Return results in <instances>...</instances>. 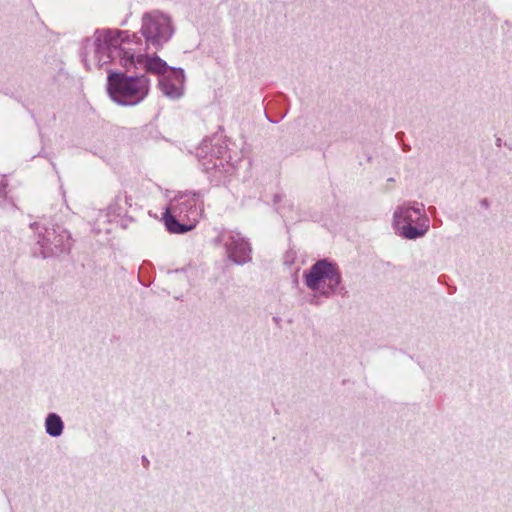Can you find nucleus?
<instances>
[{"label":"nucleus","mask_w":512,"mask_h":512,"mask_svg":"<svg viewBox=\"0 0 512 512\" xmlns=\"http://www.w3.org/2000/svg\"><path fill=\"white\" fill-rule=\"evenodd\" d=\"M141 40L135 34L127 31L103 30L98 37V61L108 63L119 59L120 64L127 70L143 69L157 74L160 78L169 73V67L157 55L139 53Z\"/></svg>","instance_id":"nucleus-1"},{"label":"nucleus","mask_w":512,"mask_h":512,"mask_svg":"<svg viewBox=\"0 0 512 512\" xmlns=\"http://www.w3.org/2000/svg\"><path fill=\"white\" fill-rule=\"evenodd\" d=\"M391 225L399 237L415 240L426 235L430 220L423 204L404 202L394 208Z\"/></svg>","instance_id":"nucleus-2"},{"label":"nucleus","mask_w":512,"mask_h":512,"mask_svg":"<svg viewBox=\"0 0 512 512\" xmlns=\"http://www.w3.org/2000/svg\"><path fill=\"white\" fill-rule=\"evenodd\" d=\"M306 288L316 297H330L341 290V272L328 260H318L303 272Z\"/></svg>","instance_id":"nucleus-3"},{"label":"nucleus","mask_w":512,"mask_h":512,"mask_svg":"<svg viewBox=\"0 0 512 512\" xmlns=\"http://www.w3.org/2000/svg\"><path fill=\"white\" fill-rule=\"evenodd\" d=\"M150 81L146 76L130 77L119 73L108 76L107 92L110 98L121 105H136L149 92Z\"/></svg>","instance_id":"nucleus-4"},{"label":"nucleus","mask_w":512,"mask_h":512,"mask_svg":"<svg viewBox=\"0 0 512 512\" xmlns=\"http://www.w3.org/2000/svg\"><path fill=\"white\" fill-rule=\"evenodd\" d=\"M33 228L37 233V243L44 258L59 256L70 251L73 240L70 232L65 228L50 222L35 223Z\"/></svg>","instance_id":"nucleus-5"},{"label":"nucleus","mask_w":512,"mask_h":512,"mask_svg":"<svg viewBox=\"0 0 512 512\" xmlns=\"http://www.w3.org/2000/svg\"><path fill=\"white\" fill-rule=\"evenodd\" d=\"M202 211V200L195 193H181L175 196L166 208L164 221L172 233H183L188 229L177 222L176 217H195Z\"/></svg>","instance_id":"nucleus-6"},{"label":"nucleus","mask_w":512,"mask_h":512,"mask_svg":"<svg viewBox=\"0 0 512 512\" xmlns=\"http://www.w3.org/2000/svg\"><path fill=\"white\" fill-rule=\"evenodd\" d=\"M141 34L147 44L161 48L175 33V25L170 15L155 10L142 17Z\"/></svg>","instance_id":"nucleus-7"},{"label":"nucleus","mask_w":512,"mask_h":512,"mask_svg":"<svg viewBox=\"0 0 512 512\" xmlns=\"http://www.w3.org/2000/svg\"><path fill=\"white\" fill-rule=\"evenodd\" d=\"M218 241L224 244L227 257L236 264H245L252 259L250 242L239 232L221 234Z\"/></svg>","instance_id":"nucleus-8"},{"label":"nucleus","mask_w":512,"mask_h":512,"mask_svg":"<svg viewBox=\"0 0 512 512\" xmlns=\"http://www.w3.org/2000/svg\"><path fill=\"white\" fill-rule=\"evenodd\" d=\"M184 79L182 69L171 68L167 75L159 79L160 90L166 97L178 99L183 95Z\"/></svg>","instance_id":"nucleus-9"},{"label":"nucleus","mask_w":512,"mask_h":512,"mask_svg":"<svg viewBox=\"0 0 512 512\" xmlns=\"http://www.w3.org/2000/svg\"><path fill=\"white\" fill-rule=\"evenodd\" d=\"M45 431L51 437H59L64 430V422L56 413H49L45 418Z\"/></svg>","instance_id":"nucleus-10"},{"label":"nucleus","mask_w":512,"mask_h":512,"mask_svg":"<svg viewBox=\"0 0 512 512\" xmlns=\"http://www.w3.org/2000/svg\"><path fill=\"white\" fill-rule=\"evenodd\" d=\"M81 57L87 68H91L96 59V39L88 38L81 49Z\"/></svg>","instance_id":"nucleus-11"},{"label":"nucleus","mask_w":512,"mask_h":512,"mask_svg":"<svg viewBox=\"0 0 512 512\" xmlns=\"http://www.w3.org/2000/svg\"><path fill=\"white\" fill-rule=\"evenodd\" d=\"M127 210V201L123 197L117 198L115 203L111 205L108 209V215L110 216L113 214V219H117L118 217L123 216L126 214Z\"/></svg>","instance_id":"nucleus-12"}]
</instances>
